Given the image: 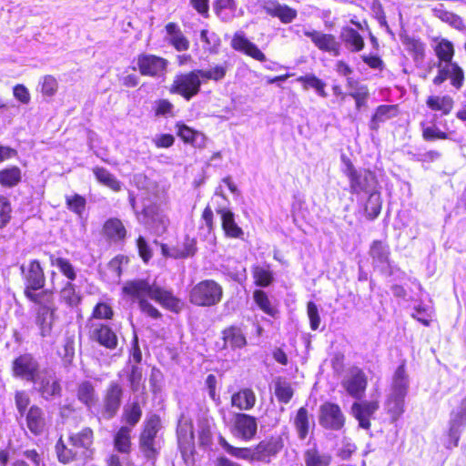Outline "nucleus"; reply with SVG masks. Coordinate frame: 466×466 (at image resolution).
<instances>
[{
  "label": "nucleus",
  "mask_w": 466,
  "mask_h": 466,
  "mask_svg": "<svg viewBox=\"0 0 466 466\" xmlns=\"http://www.w3.org/2000/svg\"><path fill=\"white\" fill-rule=\"evenodd\" d=\"M121 294L137 302L140 311L154 319H161L163 314L149 302L148 299L175 314H178L184 307L182 299L176 296L172 289L160 286L156 281L150 282L147 279L126 281L121 288Z\"/></svg>",
  "instance_id": "f257e3e1"
},
{
  "label": "nucleus",
  "mask_w": 466,
  "mask_h": 466,
  "mask_svg": "<svg viewBox=\"0 0 466 466\" xmlns=\"http://www.w3.org/2000/svg\"><path fill=\"white\" fill-rule=\"evenodd\" d=\"M94 431L90 427H84L79 431L70 432L67 442L59 437L55 445L57 461L62 464H68L80 459L91 458L94 453Z\"/></svg>",
  "instance_id": "f03ea898"
},
{
  "label": "nucleus",
  "mask_w": 466,
  "mask_h": 466,
  "mask_svg": "<svg viewBox=\"0 0 466 466\" xmlns=\"http://www.w3.org/2000/svg\"><path fill=\"white\" fill-rule=\"evenodd\" d=\"M14 400L18 413L33 436L38 437L48 431L49 419L44 409L37 404L30 406L31 398L25 390H16Z\"/></svg>",
  "instance_id": "7ed1b4c3"
},
{
  "label": "nucleus",
  "mask_w": 466,
  "mask_h": 466,
  "mask_svg": "<svg viewBox=\"0 0 466 466\" xmlns=\"http://www.w3.org/2000/svg\"><path fill=\"white\" fill-rule=\"evenodd\" d=\"M163 429L162 419L157 413L147 414L137 436V446L147 461H156L160 453L157 437Z\"/></svg>",
  "instance_id": "20e7f679"
},
{
  "label": "nucleus",
  "mask_w": 466,
  "mask_h": 466,
  "mask_svg": "<svg viewBox=\"0 0 466 466\" xmlns=\"http://www.w3.org/2000/svg\"><path fill=\"white\" fill-rule=\"evenodd\" d=\"M340 159L344 165L342 173L349 181L350 193L360 195L375 190L378 186V178L375 172L369 168H357L351 159L346 155H341Z\"/></svg>",
  "instance_id": "39448f33"
},
{
  "label": "nucleus",
  "mask_w": 466,
  "mask_h": 466,
  "mask_svg": "<svg viewBox=\"0 0 466 466\" xmlns=\"http://www.w3.org/2000/svg\"><path fill=\"white\" fill-rule=\"evenodd\" d=\"M224 297L223 287L214 279H202L188 291V301L198 308H211L218 305Z\"/></svg>",
  "instance_id": "423d86ee"
},
{
  "label": "nucleus",
  "mask_w": 466,
  "mask_h": 466,
  "mask_svg": "<svg viewBox=\"0 0 466 466\" xmlns=\"http://www.w3.org/2000/svg\"><path fill=\"white\" fill-rule=\"evenodd\" d=\"M168 92L190 101L201 92V82L194 69L175 75Z\"/></svg>",
  "instance_id": "0eeeda50"
},
{
  "label": "nucleus",
  "mask_w": 466,
  "mask_h": 466,
  "mask_svg": "<svg viewBox=\"0 0 466 466\" xmlns=\"http://www.w3.org/2000/svg\"><path fill=\"white\" fill-rule=\"evenodd\" d=\"M19 270L24 285V295L46 287V273L38 259H31L27 264H22Z\"/></svg>",
  "instance_id": "6e6552de"
},
{
  "label": "nucleus",
  "mask_w": 466,
  "mask_h": 466,
  "mask_svg": "<svg viewBox=\"0 0 466 466\" xmlns=\"http://www.w3.org/2000/svg\"><path fill=\"white\" fill-rule=\"evenodd\" d=\"M124 397L123 386L118 381H111L103 394L102 404L98 414L104 420H109L118 413Z\"/></svg>",
  "instance_id": "1a4fd4ad"
},
{
  "label": "nucleus",
  "mask_w": 466,
  "mask_h": 466,
  "mask_svg": "<svg viewBox=\"0 0 466 466\" xmlns=\"http://www.w3.org/2000/svg\"><path fill=\"white\" fill-rule=\"evenodd\" d=\"M11 372L14 378L35 384L40 364L32 353L19 354L12 360Z\"/></svg>",
  "instance_id": "9d476101"
},
{
  "label": "nucleus",
  "mask_w": 466,
  "mask_h": 466,
  "mask_svg": "<svg viewBox=\"0 0 466 466\" xmlns=\"http://www.w3.org/2000/svg\"><path fill=\"white\" fill-rule=\"evenodd\" d=\"M88 339L98 346L114 350L118 347L119 339L116 331L106 322L92 323L89 325Z\"/></svg>",
  "instance_id": "9b49d317"
},
{
  "label": "nucleus",
  "mask_w": 466,
  "mask_h": 466,
  "mask_svg": "<svg viewBox=\"0 0 466 466\" xmlns=\"http://www.w3.org/2000/svg\"><path fill=\"white\" fill-rule=\"evenodd\" d=\"M100 234L110 246L123 247L128 238V230L124 221L117 217L106 218L102 224Z\"/></svg>",
  "instance_id": "f8f14e48"
},
{
  "label": "nucleus",
  "mask_w": 466,
  "mask_h": 466,
  "mask_svg": "<svg viewBox=\"0 0 466 466\" xmlns=\"http://www.w3.org/2000/svg\"><path fill=\"white\" fill-rule=\"evenodd\" d=\"M285 447L282 435L272 434L265 437L253 446L255 461L269 463Z\"/></svg>",
  "instance_id": "ddd939ff"
},
{
  "label": "nucleus",
  "mask_w": 466,
  "mask_h": 466,
  "mask_svg": "<svg viewBox=\"0 0 466 466\" xmlns=\"http://www.w3.org/2000/svg\"><path fill=\"white\" fill-rule=\"evenodd\" d=\"M319 421L326 430L340 431L345 426L346 418L339 404L325 401L319 407Z\"/></svg>",
  "instance_id": "4468645a"
},
{
  "label": "nucleus",
  "mask_w": 466,
  "mask_h": 466,
  "mask_svg": "<svg viewBox=\"0 0 466 466\" xmlns=\"http://www.w3.org/2000/svg\"><path fill=\"white\" fill-rule=\"evenodd\" d=\"M230 431L242 441H250L258 433V420L253 415L237 412L233 415Z\"/></svg>",
  "instance_id": "2eb2a0df"
},
{
  "label": "nucleus",
  "mask_w": 466,
  "mask_h": 466,
  "mask_svg": "<svg viewBox=\"0 0 466 466\" xmlns=\"http://www.w3.org/2000/svg\"><path fill=\"white\" fill-rule=\"evenodd\" d=\"M380 409L378 400H356L351 405L350 413L358 421L359 427L370 431L371 429V420Z\"/></svg>",
  "instance_id": "dca6fc26"
},
{
  "label": "nucleus",
  "mask_w": 466,
  "mask_h": 466,
  "mask_svg": "<svg viewBox=\"0 0 466 466\" xmlns=\"http://www.w3.org/2000/svg\"><path fill=\"white\" fill-rule=\"evenodd\" d=\"M137 66L141 76L158 77L167 71V60L156 55L142 53L137 56Z\"/></svg>",
  "instance_id": "f3484780"
},
{
  "label": "nucleus",
  "mask_w": 466,
  "mask_h": 466,
  "mask_svg": "<svg viewBox=\"0 0 466 466\" xmlns=\"http://www.w3.org/2000/svg\"><path fill=\"white\" fill-rule=\"evenodd\" d=\"M341 385L349 396L355 400H361L368 388V377L360 368L352 367Z\"/></svg>",
  "instance_id": "a211bd4d"
},
{
  "label": "nucleus",
  "mask_w": 466,
  "mask_h": 466,
  "mask_svg": "<svg viewBox=\"0 0 466 466\" xmlns=\"http://www.w3.org/2000/svg\"><path fill=\"white\" fill-rule=\"evenodd\" d=\"M304 35L309 37L314 46L320 51L339 56L341 53V45L332 34L317 30H306Z\"/></svg>",
  "instance_id": "6ab92c4d"
},
{
  "label": "nucleus",
  "mask_w": 466,
  "mask_h": 466,
  "mask_svg": "<svg viewBox=\"0 0 466 466\" xmlns=\"http://www.w3.org/2000/svg\"><path fill=\"white\" fill-rule=\"evenodd\" d=\"M159 247L163 257L174 259H185L188 257H193L198 250L196 238L189 236H186L183 241L177 242L173 247H169L165 243H160Z\"/></svg>",
  "instance_id": "aec40b11"
},
{
  "label": "nucleus",
  "mask_w": 466,
  "mask_h": 466,
  "mask_svg": "<svg viewBox=\"0 0 466 466\" xmlns=\"http://www.w3.org/2000/svg\"><path fill=\"white\" fill-rule=\"evenodd\" d=\"M26 299L35 306L36 311L49 312L56 314L57 307L56 305L55 291L52 289H45L32 291L24 295Z\"/></svg>",
  "instance_id": "412c9836"
},
{
  "label": "nucleus",
  "mask_w": 466,
  "mask_h": 466,
  "mask_svg": "<svg viewBox=\"0 0 466 466\" xmlns=\"http://www.w3.org/2000/svg\"><path fill=\"white\" fill-rule=\"evenodd\" d=\"M178 449L183 458L192 456L195 452L194 426L191 420L180 421L177 427Z\"/></svg>",
  "instance_id": "4be33fe9"
},
{
  "label": "nucleus",
  "mask_w": 466,
  "mask_h": 466,
  "mask_svg": "<svg viewBox=\"0 0 466 466\" xmlns=\"http://www.w3.org/2000/svg\"><path fill=\"white\" fill-rule=\"evenodd\" d=\"M37 392L46 400H50L62 396L63 389L60 380L54 374L46 372L36 379Z\"/></svg>",
  "instance_id": "5701e85b"
},
{
  "label": "nucleus",
  "mask_w": 466,
  "mask_h": 466,
  "mask_svg": "<svg viewBox=\"0 0 466 466\" xmlns=\"http://www.w3.org/2000/svg\"><path fill=\"white\" fill-rule=\"evenodd\" d=\"M231 47L238 52L243 53L259 62H266L265 54L251 41H249L243 32H236L230 42Z\"/></svg>",
  "instance_id": "b1692460"
},
{
  "label": "nucleus",
  "mask_w": 466,
  "mask_h": 466,
  "mask_svg": "<svg viewBox=\"0 0 466 466\" xmlns=\"http://www.w3.org/2000/svg\"><path fill=\"white\" fill-rule=\"evenodd\" d=\"M216 212L220 216L221 228L227 238H242L243 229L237 224L234 213L226 207L218 206Z\"/></svg>",
  "instance_id": "393cba45"
},
{
  "label": "nucleus",
  "mask_w": 466,
  "mask_h": 466,
  "mask_svg": "<svg viewBox=\"0 0 466 466\" xmlns=\"http://www.w3.org/2000/svg\"><path fill=\"white\" fill-rule=\"evenodd\" d=\"M292 424L297 431L299 440H305L315 427L314 420L306 406L299 407L294 417Z\"/></svg>",
  "instance_id": "a878e982"
},
{
  "label": "nucleus",
  "mask_w": 466,
  "mask_h": 466,
  "mask_svg": "<svg viewBox=\"0 0 466 466\" xmlns=\"http://www.w3.org/2000/svg\"><path fill=\"white\" fill-rule=\"evenodd\" d=\"M223 348L229 347L232 350L243 349L247 346L248 340L240 326L229 325L221 330Z\"/></svg>",
  "instance_id": "bb28decb"
},
{
  "label": "nucleus",
  "mask_w": 466,
  "mask_h": 466,
  "mask_svg": "<svg viewBox=\"0 0 466 466\" xmlns=\"http://www.w3.org/2000/svg\"><path fill=\"white\" fill-rule=\"evenodd\" d=\"M399 114L400 109L398 105H380L375 108L370 119L369 127L370 130L378 132L381 123L398 116Z\"/></svg>",
  "instance_id": "cd10ccee"
},
{
  "label": "nucleus",
  "mask_w": 466,
  "mask_h": 466,
  "mask_svg": "<svg viewBox=\"0 0 466 466\" xmlns=\"http://www.w3.org/2000/svg\"><path fill=\"white\" fill-rule=\"evenodd\" d=\"M132 432L129 427L119 426L112 436V442L114 450L120 453L128 456L132 451Z\"/></svg>",
  "instance_id": "c85d7f7f"
},
{
  "label": "nucleus",
  "mask_w": 466,
  "mask_h": 466,
  "mask_svg": "<svg viewBox=\"0 0 466 466\" xmlns=\"http://www.w3.org/2000/svg\"><path fill=\"white\" fill-rule=\"evenodd\" d=\"M257 403V396L251 388H241L230 397V405L238 410H250Z\"/></svg>",
  "instance_id": "c756f323"
},
{
  "label": "nucleus",
  "mask_w": 466,
  "mask_h": 466,
  "mask_svg": "<svg viewBox=\"0 0 466 466\" xmlns=\"http://www.w3.org/2000/svg\"><path fill=\"white\" fill-rule=\"evenodd\" d=\"M143 409L138 400H133L124 405L121 413V426L133 430L141 420Z\"/></svg>",
  "instance_id": "7c9ffc66"
},
{
  "label": "nucleus",
  "mask_w": 466,
  "mask_h": 466,
  "mask_svg": "<svg viewBox=\"0 0 466 466\" xmlns=\"http://www.w3.org/2000/svg\"><path fill=\"white\" fill-rule=\"evenodd\" d=\"M466 424V398L461 402V410L457 411L450 423L449 437L452 447H457L460 441L461 429Z\"/></svg>",
  "instance_id": "2f4dec72"
},
{
  "label": "nucleus",
  "mask_w": 466,
  "mask_h": 466,
  "mask_svg": "<svg viewBox=\"0 0 466 466\" xmlns=\"http://www.w3.org/2000/svg\"><path fill=\"white\" fill-rule=\"evenodd\" d=\"M339 37L341 42L350 52H360L365 46L362 35L352 27L343 26L341 28Z\"/></svg>",
  "instance_id": "473e14b6"
},
{
  "label": "nucleus",
  "mask_w": 466,
  "mask_h": 466,
  "mask_svg": "<svg viewBox=\"0 0 466 466\" xmlns=\"http://www.w3.org/2000/svg\"><path fill=\"white\" fill-rule=\"evenodd\" d=\"M76 396L79 402L87 409H91L97 402V394L94 384L90 380H82L76 386Z\"/></svg>",
  "instance_id": "72a5a7b5"
},
{
  "label": "nucleus",
  "mask_w": 466,
  "mask_h": 466,
  "mask_svg": "<svg viewBox=\"0 0 466 466\" xmlns=\"http://www.w3.org/2000/svg\"><path fill=\"white\" fill-rule=\"evenodd\" d=\"M251 274L253 282L257 287L267 288L274 282V271L268 263L253 265Z\"/></svg>",
  "instance_id": "f704fd0d"
},
{
  "label": "nucleus",
  "mask_w": 466,
  "mask_h": 466,
  "mask_svg": "<svg viewBox=\"0 0 466 466\" xmlns=\"http://www.w3.org/2000/svg\"><path fill=\"white\" fill-rule=\"evenodd\" d=\"M265 12L271 17H278L282 23L289 24L297 16V11L289 5H279L278 2H268L263 5Z\"/></svg>",
  "instance_id": "c9c22d12"
},
{
  "label": "nucleus",
  "mask_w": 466,
  "mask_h": 466,
  "mask_svg": "<svg viewBox=\"0 0 466 466\" xmlns=\"http://www.w3.org/2000/svg\"><path fill=\"white\" fill-rule=\"evenodd\" d=\"M409 391V376L406 369V361L402 360L397 367L392 376L390 392L407 395Z\"/></svg>",
  "instance_id": "e433bc0d"
},
{
  "label": "nucleus",
  "mask_w": 466,
  "mask_h": 466,
  "mask_svg": "<svg viewBox=\"0 0 466 466\" xmlns=\"http://www.w3.org/2000/svg\"><path fill=\"white\" fill-rule=\"evenodd\" d=\"M22 170L18 166L11 165L0 169V186L13 188L22 182Z\"/></svg>",
  "instance_id": "4c0bfd02"
},
{
  "label": "nucleus",
  "mask_w": 466,
  "mask_h": 466,
  "mask_svg": "<svg viewBox=\"0 0 466 466\" xmlns=\"http://www.w3.org/2000/svg\"><path fill=\"white\" fill-rule=\"evenodd\" d=\"M218 441L222 449L229 455L248 461H255L253 447H235L231 445L222 435L218 437Z\"/></svg>",
  "instance_id": "58836bf2"
},
{
  "label": "nucleus",
  "mask_w": 466,
  "mask_h": 466,
  "mask_svg": "<svg viewBox=\"0 0 466 466\" xmlns=\"http://www.w3.org/2000/svg\"><path fill=\"white\" fill-rule=\"evenodd\" d=\"M295 390L289 381L283 377H277L274 380V395L279 403L288 404L291 401Z\"/></svg>",
  "instance_id": "ea45409f"
},
{
  "label": "nucleus",
  "mask_w": 466,
  "mask_h": 466,
  "mask_svg": "<svg viewBox=\"0 0 466 466\" xmlns=\"http://www.w3.org/2000/svg\"><path fill=\"white\" fill-rule=\"evenodd\" d=\"M93 174L101 185L108 187L114 192H119L122 188V183L109 170L103 167H94Z\"/></svg>",
  "instance_id": "a19ab883"
},
{
  "label": "nucleus",
  "mask_w": 466,
  "mask_h": 466,
  "mask_svg": "<svg viewBox=\"0 0 466 466\" xmlns=\"http://www.w3.org/2000/svg\"><path fill=\"white\" fill-rule=\"evenodd\" d=\"M405 50L415 62H422L425 58V44L420 39L410 35L401 36Z\"/></svg>",
  "instance_id": "79ce46f5"
},
{
  "label": "nucleus",
  "mask_w": 466,
  "mask_h": 466,
  "mask_svg": "<svg viewBox=\"0 0 466 466\" xmlns=\"http://www.w3.org/2000/svg\"><path fill=\"white\" fill-rule=\"evenodd\" d=\"M369 255L375 263L387 265L390 263V248L382 240L375 239L370 243Z\"/></svg>",
  "instance_id": "37998d69"
},
{
  "label": "nucleus",
  "mask_w": 466,
  "mask_h": 466,
  "mask_svg": "<svg viewBox=\"0 0 466 466\" xmlns=\"http://www.w3.org/2000/svg\"><path fill=\"white\" fill-rule=\"evenodd\" d=\"M194 70L202 86L208 81L218 82L224 79L228 72V66L227 65H217L208 69L195 68Z\"/></svg>",
  "instance_id": "c03bdc74"
},
{
  "label": "nucleus",
  "mask_w": 466,
  "mask_h": 466,
  "mask_svg": "<svg viewBox=\"0 0 466 466\" xmlns=\"http://www.w3.org/2000/svg\"><path fill=\"white\" fill-rule=\"evenodd\" d=\"M253 299L263 313L271 318H276L279 315L277 306L271 302L268 293L263 289H255L253 292Z\"/></svg>",
  "instance_id": "a18cd8bd"
},
{
  "label": "nucleus",
  "mask_w": 466,
  "mask_h": 466,
  "mask_svg": "<svg viewBox=\"0 0 466 466\" xmlns=\"http://www.w3.org/2000/svg\"><path fill=\"white\" fill-rule=\"evenodd\" d=\"M407 395L390 392L386 400L388 413L393 420H398L405 411V398Z\"/></svg>",
  "instance_id": "49530a36"
},
{
  "label": "nucleus",
  "mask_w": 466,
  "mask_h": 466,
  "mask_svg": "<svg viewBox=\"0 0 466 466\" xmlns=\"http://www.w3.org/2000/svg\"><path fill=\"white\" fill-rule=\"evenodd\" d=\"M46 255L48 256L51 266L56 267L68 281L73 282L76 279L75 268L68 258L55 257V255L51 253H46Z\"/></svg>",
  "instance_id": "de8ad7c7"
},
{
  "label": "nucleus",
  "mask_w": 466,
  "mask_h": 466,
  "mask_svg": "<svg viewBox=\"0 0 466 466\" xmlns=\"http://www.w3.org/2000/svg\"><path fill=\"white\" fill-rule=\"evenodd\" d=\"M427 106L432 111H441L442 115H449L454 106L453 99L449 96H430L426 99Z\"/></svg>",
  "instance_id": "09e8293b"
},
{
  "label": "nucleus",
  "mask_w": 466,
  "mask_h": 466,
  "mask_svg": "<svg viewBox=\"0 0 466 466\" xmlns=\"http://www.w3.org/2000/svg\"><path fill=\"white\" fill-rule=\"evenodd\" d=\"M297 81L301 84L304 90L312 88L321 97H326L328 96L325 91L326 83L313 74L300 76L297 78Z\"/></svg>",
  "instance_id": "8fccbe9b"
},
{
  "label": "nucleus",
  "mask_w": 466,
  "mask_h": 466,
  "mask_svg": "<svg viewBox=\"0 0 466 466\" xmlns=\"http://www.w3.org/2000/svg\"><path fill=\"white\" fill-rule=\"evenodd\" d=\"M369 197L366 201L364 210L366 218L369 220H373L379 217L382 208V200L380 194L375 190L368 193Z\"/></svg>",
  "instance_id": "3c124183"
},
{
  "label": "nucleus",
  "mask_w": 466,
  "mask_h": 466,
  "mask_svg": "<svg viewBox=\"0 0 466 466\" xmlns=\"http://www.w3.org/2000/svg\"><path fill=\"white\" fill-rule=\"evenodd\" d=\"M306 466H329L332 458L329 454H322L316 448L308 449L304 452Z\"/></svg>",
  "instance_id": "603ef678"
},
{
  "label": "nucleus",
  "mask_w": 466,
  "mask_h": 466,
  "mask_svg": "<svg viewBox=\"0 0 466 466\" xmlns=\"http://www.w3.org/2000/svg\"><path fill=\"white\" fill-rule=\"evenodd\" d=\"M63 367L68 368L73 364L75 359V340L72 337H66L63 345L56 350Z\"/></svg>",
  "instance_id": "864d4df0"
},
{
  "label": "nucleus",
  "mask_w": 466,
  "mask_h": 466,
  "mask_svg": "<svg viewBox=\"0 0 466 466\" xmlns=\"http://www.w3.org/2000/svg\"><path fill=\"white\" fill-rule=\"evenodd\" d=\"M60 299L70 308L77 307L82 300L81 295L76 291V285L70 281H67L62 287L60 290Z\"/></svg>",
  "instance_id": "5fc2aeb1"
},
{
  "label": "nucleus",
  "mask_w": 466,
  "mask_h": 466,
  "mask_svg": "<svg viewBox=\"0 0 466 466\" xmlns=\"http://www.w3.org/2000/svg\"><path fill=\"white\" fill-rule=\"evenodd\" d=\"M434 52L439 60L438 67H440L441 62L449 63L451 65L454 56L455 50L451 41L447 39H441L434 46Z\"/></svg>",
  "instance_id": "6e6d98bb"
},
{
  "label": "nucleus",
  "mask_w": 466,
  "mask_h": 466,
  "mask_svg": "<svg viewBox=\"0 0 466 466\" xmlns=\"http://www.w3.org/2000/svg\"><path fill=\"white\" fill-rule=\"evenodd\" d=\"M420 127L421 128V137L426 142L447 140L450 138L447 132L441 130L435 125L429 126L425 121H421Z\"/></svg>",
  "instance_id": "4d7b16f0"
},
{
  "label": "nucleus",
  "mask_w": 466,
  "mask_h": 466,
  "mask_svg": "<svg viewBox=\"0 0 466 466\" xmlns=\"http://www.w3.org/2000/svg\"><path fill=\"white\" fill-rule=\"evenodd\" d=\"M65 201L68 210L76 214L77 217L82 218L86 208V199L84 196L75 193L73 195L66 196Z\"/></svg>",
  "instance_id": "13d9d810"
},
{
  "label": "nucleus",
  "mask_w": 466,
  "mask_h": 466,
  "mask_svg": "<svg viewBox=\"0 0 466 466\" xmlns=\"http://www.w3.org/2000/svg\"><path fill=\"white\" fill-rule=\"evenodd\" d=\"M434 15L444 23H447L451 26L456 29H462L464 27L463 20L448 10H445L442 5L433 9Z\"/></svg>",
  "instance_id": "bf43d9fd"
},
{
  "label": "nucleus",
  "mask_w": 466,
  "mask_h": 466,
  "mask_svg": "<svg viewBox=\"0 0 466 466\" xmlns=\"http://www.w3.org/2000/svg\"><path fill=\"white\" fill-rule=\"evenodd\" d=\"M56 314L35 310V324L39 328L40 335L47 337L51 334Z\"/></svg>",
  "instance_id": "052dcab7"
},
{
  "label": "nucleus",
  "mask_w": 466,
  "mask_h": 466,
  "mask_svg": "<svg viewBox=\"0 0 466 466\" xmlns=\"http://www.w3.org/2000/svg\"><path fill=\"white\" fill-rule=\"evenodd\" d=\"M127 380L130 390L132 392H137L141 388L144 389V377L142 368L138 365H132L127 373Z\"/></svg>",
  "instance_id": "680f3d73"
},
{
  "label": "nucleus",
  "mask_w": 466,
  "mask_h": 466,
  "mask_svg": "<svg viewBox=\"0 0 466 466\" xmlns=\"http://www.w3.org/2000/svg\"><path fill=\"white\" fill-rule=\"evenodd\" d=\"M175 127L177 128V137H180L184 143L196 146L197 138L201 135L198 131L193 129L183 122L176 123Z\"/></svg>",
  "instance_id": "e2e57ef3"
},
{
  "label": "nucleus",
  "mask_w": 466,
  "mask_h": 466,
  "mask_svg": "<svg viewBox=\"0 0 466 466\" xmlns=\"http://www.w3.org/2000/svg\"><path fill=\"white\" fill-rule=\"evenodd\" d=\"M114 315V309L108 303L99 301L94 306L91 311L90 319L111 320L113 319Z\"/></svg>",
  "instance_id": "0e129e2a"
},
{
  "label": "nucleus",
  "mask_w": 466,
  "mask_h": 466,
  "mask_svg": "<svg viewBox=\"0 0 466 466\" xmlns=\"http://www.w3.org/2000/svg\"><path fill=\"white\" fill-rule=\"evenodd\" d=\"M12 205L9 199L0 195V229L5 228L12 219Z\"/></svg>",
  "instance_id": "69168bd1"
},
{
  "label": "nucleus",
  "mask_w": 466,
  "mask_h": 466,
  "mask_svg": "<svg viewBox=\"0 0 466 466\" xmlns=\"http://www.w3.org/2000/svg\"><path fill=\"white\" fill-rule=\"evenodd\" d=\"M198 446L203 450H208L213 444V433L210 426L204 423L198 431Z\"/></svg>",
  "instance_id": "338daca9"
},
{
  "label": "nucleus",
  "mask_w": 466,
  "mask_h": 466,
  "mask_svg": "<svg viewBox=\"0 0 466 466\" xmlns=\"http://www.w3.org/2000/svg\"><path fill=\"white\" fill-rule=\"evenodd\" d=\"M451 69L449 71V78L451 85L456 89H460L463 86L464 72L463 69L457 63H451Z\"/></svg>",
  "instance_id": "774afa93"
}]
</instances>
